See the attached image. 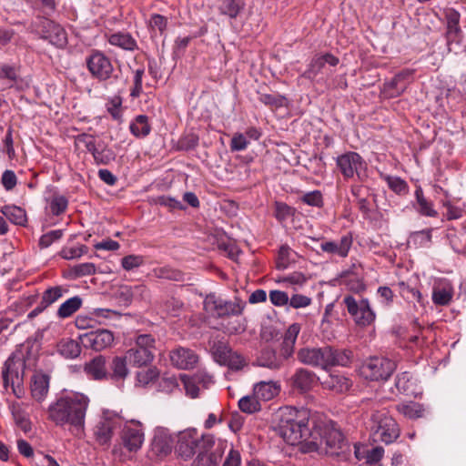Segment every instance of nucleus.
Masks as SVG:
<instances>
[{
	"label": "nucleus",
	"instance_id": "f257e3e1",
	"mask_svg": "<svg viewBox=\"0 0 466 466\" xmlns=\"http://www.w3.org/2000/svg\"><path fill=\"white\" fill-rule=\"evenodd\" d=\"M89 403L86 394L71 391L49 405L48 418L57 426L69 425L76 431H83Z\"/></svg>",
	"mask_w": 466,
	"mask_h": 466
},
{
	"label": "nucleus",
	"instance_id": "f03ea898",
	"mask_svg": "<svg viewBox=\"0 0 466 466\" xmlns=\"http://www.w3.org/2000/svg\"><path fill=\"white\" fill-rule=\"evenodd\" d=\"M314 422L315 420L309 418L308 410L290 408L281 414L278 430L287 443L296 445L303 441H310Z\"/></svg>",
	"mask_w": 466,
	"mask_h": 466
},
{
	"label": "nucleus",
	"instance_id": "7ed1b4c3",
	"mask_svg": "<svg viewBox=\"0 0 466 466\" xmlns=\"http://www.w3.org/2000/svg\"><path fill=\"white\" fill-rule=\"evenodd\" d=\"M25 360L22 351L13 352L5 361L2 369L4 390L11 392L17 398L25 396L24 376Z\"/></svg>",
	"mask_w": 466,
	"mask_h": 466
},
{
	"label": "nucleus",
	"instance_id": "20e7f679",
	"mask_svg": "<svg viewBox=\"0 0 466 466\" xmlns=\"http://www.w3.org/2000/svg\"><path fill=\"white\" fill-rule=\"evenodd\" d=\"M215 446L212 434L198 436L195 429L181 431L177 436L176 452L184 460L191 459L201 449L211 450Z\"/></svg>",
	"mask_w": 466,
	"mask_h": 466
},
{
	"label": "nucleus",
	"instance_id": "39448f33",
	"mask_svg": "<svg viewBox=\"0 0 466 466\" xmlns=\"http://www.w3.org/2000/svg\"><path fill=\"white\" fill-rule=\"evenodd\" d=\"M336 167L345 181L355 179L360 183L367 181L368 164L364 158L355 151H347L336 158Z\"/></svg>",
	"mask_w": 466,
	"mask_h": 466
},
{
	"label": "nucleus",
	"instance_id": "423d86ee",
	"mask_svg": "<svg viewBox=\"0 0 466 466\" xmlns=\"http://www.w3.org/2000/svg\"><path fill=\"white\" fill-rule=\"evenodd\" d=\"M370 428L374 441L387 445L393 443L400 434L398 423L386 410H376L371 414Z\"/></svg>",
	"mask_w": 466,
	"mask_h": 466
},
{
	"label": "nucleus",
	"instance_id": "0eeeda50",
	"mask_svg": "<svg viewBox=\"0 0 466 466\" xmlns=\"http://www.w3.org/2000/svg\"><path fill=\"white\" fill-rule=\"evenodd\" d=\"M345 308L359 328H367L374 324L376 312L371 308L370 302L365 298H356L353 295H346L342 300Z\"/></svg>",
	"mask_w": 466,
	"mask_h": 466
},
{
	"label": "nucleus",
	"instance_id": "6e6552de",
	"mask_svg": "<svg viewBox=\"0 0 466 466\" xmlns=\"http://www.w3.org/2000/svg\"><path fill=\"white\" fill-rule=\"evenodd\" d=\"M395 361L380 356L366 359L360 366V375L370 381H386L396 370Z\"/></svg>",
	"mask_w": 466,
	"mask_h": 466
},
{
	"label": "nucleus",
	"instance_id": "1a4fd4ad",
	"mask_svg": "<svg viewBox=\"0 0 466 466\" xmlns=\"http://www.w3.org/2000/svg\"><path fill=\"white\" fill-rule=\"evenodd\" d=\"M312 441L309 442L317 444L319 440V444H325L327 449L326 452L331 455L338 454V450L342 448L344 443V437L342 432L336 427V424L329 420L327 422L316 423L314 422Z\"/></svg>",
	"mask_w": 466,
	"mask_h": 466
},
{
	"label": "nucleus",
	"instance_id": "9d476101",
	"mask_svg": "<svg viewBox=\"0 0 466 466\" xmlns=\"http://www.w3.org/2000/svg\"><path fill=\"white\" fill-rule=\"evenodd\" d=\"M206 312L216 318L239 316L242 314L246 302L238 298L234 300H226L215 294L208 295L203 302Z\"/></svg>",
	"mask_w": 466,
	"mask_h": 466
},
{
	"label": "nucleus",
	"instance_id": "9b49d317",
	"mask_svg": "<svg viewBox=\"0 0 466 466\" xmlns=\"http://www.w3.org/2000/svg\"><path fill=\"white\" fill-rule=\"evenodd\" d=\"M86 65L91 76L100 82L110 79L115 71L110 58L99 50H92L86 57Z\"/></svg>",
	"mask_w": 466,
	"mask_h": 466
},
{
	"label": "nucleus",
	"instance_id": "f8f14e48",
	"mask_svg": "<svg viewBox=\"0 0 466 466\" xmlns=\"http://www.w3.org/2000/svg\"><path fill=\"white\" fill-rule=\"evenodd\" d=\"M118 428H120L119 418L108 411L104 412L93 429L96 442L101 446H109L114 432Z\"/></svg>",
	"mask_w": 466,
	"mask_h": 466
},
{
	"label": "nucleus",
	"instance_id": "ddd939ff",
	"mask_svg": "<svg viewBox=\"0 0 466 466\" xmlns=\"http://www.w3.org/2000/svg\"><path fill=\"white\" fill-rule=\"evenodd\" d=\"M37 28L41 34V38L48 40L51 45L58 48H64L67 45L66 30L53 20L41 18Z\"/></svg>",
	"mask_w": 466,
	"mask_h": 466
},
{
	"label": "nucleus",
	"instance_id": "4468645a",
	"mask_svg": "<svg viewBox=\"0 0 466 466\" xmlns=\"http://www.w3.org/2000/svg\"><path fill=\"white\" fill-rule=\"evenodd\" d=\"M120 438L123 446L128 451H137L145 440L142 424L136 420L126 423L122 428Z\"/></svg>",
	"mask_w": 466,
	"mask_h": 466
},
{
	"label": "nucleus",
	"instance_id": "2eb2a0df",
	"mask_svg": "<svg viewBox=\"0 0 466 466\" xmlns=\"http://www.w3.org/2000/svg\"><path fill=\"white\" fill-rule=\"evenodd\" d=\"M81 345L95 351H101L112 346L115 337L108 329H96L86 332L79 337Z\"/></svg>",
	"mask_w": 466,
	"mask_h": 466
},
{
	"label": "nucleus",
	"instance_id": "dca6fc26",
	"mask_svg": "<svg viewBox=\"0 0 466 466\" xmlns=\"http://www.w3.org/2000/svg\"><path fill=\"white\" fill-rule=\"evenodd\" d=\"M325 357V346L305 347L299 349L297 352V359L300 363L324 370H326Z\"/></svg>",
	"mask_w": 466,
	"mask_h": 466
},
{
	"label": "nucleus",
	"instance_id": "f3484780",
	"mask_svg": "<svg viewBox=\"0 0 466 466\" xmlns=\"http://www.w3.org/2000/svg\"><path fill=\"white\" fill-rule=\"evenodd\" d=\"M326 370L332 367H349L354 359L353 351L350 349H339L325 346Z\"/></svg>",
	"mask_w": 466,
	"mask_h": 466
},
{
	"label": "nucleus",
	"instance_id": "a211bd4d",
	"mask_svg": "<svg viewBox=\"0 0 466 466\" xmlns=\"http://www.w3.org/2000/svg\"><path fill=\"white\" fill-rule=\"evenodd\" d=\"M339 62V59L330 53L316 55L312 57L308 66V68L304 71L301 76L309 80H314L324 68L326 64L331 66H336Z\"/></svg>",
	"mask_w": 466,
	"mask_h": 466
},
{
	"label": "nucleus",
	"instance_id": "6ab92c4d",
	"mask_svg": "<svg viewBox=\"0 0 466 466\" xmlns=\"http://www.w3.org/2000/svg\"><path fill=\"white\" fill-rule=\"evenodd\" d=\"M446 20V39L448 45L452 42L459 43L462 37V30L460 25L461 14L454 8L444 10Z\"/></svg>",
	"mask_w": 466,
	"mask_h": 466
},
{
	"label": "nucleus",
	"instance_id": "aec40b11",
	"mask_svg": "<svg viewBox=\"0 0 466 466\" xmlns=\"http://www.w3.org/2000/svg\"><path fill=\"white\" fill-rule=\"evenodd\" d=\"M170 360L180 370H189L196 366L198 356L192 350L180 347L170 352Z\"/></svg>",
	"mask_w": 466,
	"mask_h": 466
},
{
	"label": "nucleus",
	"instance_id": "412c9836",
	"mask_svg": "<svg viewBox=\"0 0 466 466\" xmlns=\"http://www.w3.org/2000/svg\"><path fill=\"white\" fill-rule=\"evenodd\" d=\"M50 376L42 371H35L31 377L30 390L33 399L42 402L49 391Z\"/></svg>",
	"mask_w": 466,
	"mask_h": 466
},
{
	"label": "nucleus",
	"instance_id": "4be33fe9",
	"mask_svg": "<svg viewBox=\"0 0 466 466\" xmlns=\"http://www.w3.org/2000/svg\"><path fill=\"white\" fill-rule=\"evenodd\" d=\"M128 360L126 356H114L107 363L108 380L114 383L123 382L129 374Z\"/></svg>",
	"mask_w": 466,
	"mask_h": 466
},
{
	"label": "nucleus",
	"instance_id": "5701e85b",
	"mask_svg": "<svg viewBox=\"0 0 466 466\" xmlns=\"http://www.w3.org/2000/svg\"><path fill=\"white\" fill-rule=\"evenodd\" d=\"M173 447V440L167 431L164 429H157L155 431L151 442V451L157 457H166Z\"/></svg>",
	"mask_w": 466,
	"mask_h": 466
},
{
	"label": "nucleus",
	"instance_id": "b1692460",
	"mask_svg": "<svg viewBox=\"0 0 466 466\" xmlns=\"http://www.w3.org/2000/svg\"><path fill=\"white\" fill-rule=\"evenodd\" d=\"M317 375L314 371L305 368L297 369L290 378V385L301 392H307L312 389L315 384Z\"/></svg>",
	"mask_w": 466,
	"mask_h": 466
},
{
	"label": "nucleus",
	"instance_id": "393cba45",
	"mask_svg": "<svg viewBox=\"0 0 466 466\" xmlns=\"http://www.w3.org/2000/svg\"><path fill=\"white\" fill-rule=\"evenodd\" d=\"M226 446L227 443L225 441H218L214 452H209L211 450L201 449L197 453V457L193 461V466H217Z\"/></svg>",
	"mask_w": 466,
	"mask_h": 466
},
{
	"label": "nucleus",
	"instance_id": "a878e982",
	"mask_svg": "<svg viewBox=\"0 0 466 466\" xmlns=\"http://www.w3.org/2000/svg\"><path fill=\"white\" fill-rule=\"evenodd\" d=\"M106 39L111 46H116L125 51L134 52L138 49L137 40L128 32L117 31L106 35Z\"/></svg>",
	"mask_w": 466,
	"mask_h": 466
},
{
	"label": "nucleus",
	"instance_id": "bb28decb",
	"mask_svg": "<svg viewBox=\"0 0 466 466\" xmlns=\"http://www.w3.org/2000/svg\"><path fill=\"white\" fill-rule=\"evenodd\" d=\"M86 373L96 380H108L107 362L106 357L99 355L92 359L85 366Z\"/></svg>",
	"mask_w": 466,
	"mask_h": 466
},
{
	"label": "nucleus",
	"instance_id": "cd10ccee",
	"mask_svg": "<svg viewBox=\"0 0 466 466\" xmlns=\"http://www.w3.org/2000/svg\"><path fill=\"white\" fill-rule=\"evenodd\" d=\"M256 365L278 370L283 366L282 357L269 347L263 349L256 360Z\"/></svg>",
	"mask_w": 466,
	"mask_h": 466
},
{
	"label": "nucleus",
	"instance_id": "c85d7f7f",
	"mask_svg": "<svg viewBox=\"0 0 466 466\" xmlns=\"http://www.w3.org/2000/svg\"><path fill=\"white\" fill-rule=\"evenodd\" d=\"M9 408L16 428L25 434L30 432L32 430V422L28 412L23 408L22 404L13 402Z\"/></svg>",
	"mask_w": 466,
	"mask_h": 466
},
{
	"label": "nucleus",
	"instance_id": "c756f323",
	"mask_svg": "<svg viewBox=\"0 0 466 466\" xmlns=\"http://www.w3.org/2000/svg\"><path fill=\"white\" fill-rule=\"evenodd\" d=\"M125 356L129 364L138 368L150 364L154 359L153 351H149V350L146 349H140L136 346L127 350L125 352Z\"/></svg>",
	"mask_w": 466,
	"mask_h": 466
},
{
	"label": "nucleus",
	"instance_id": "7c9ffc66",
	"mask_svg": "<svg viewBox=\"0 0 466 466\" xmlns=\"http://www.w3.org/2000/svg\"><path fill=\"white\" fill-rule=\"evenodd\" d=\"M280 391V384L278 381H259L254 385L253 392L256 398L268 401L276 397Z\"/></svg>",
	"mask_w": 466,
	"mask_h": 466
},
{
	"label": "nucleus",
	"instance_id": "2f4dec72",
	"mask_svg": "<svg viewBox=\"0 0 466 466\" xmlns=\"http://www.w3.org/2000/svg\"><path fill=\"white\" fill-rule=\"evenodd\" d=\"M415 198L414 208L420 215L430 218L437 217L438 212L435 210L432 202L425 198L420 186H418L415 189Z\"/></svg>",
	"mask_w": 466,
	"mask_h": 466
},
{
	"label": "nucleus",
	"instance_id": "473e14b6",
	"mask_svg": "<svg viewBox=\"0 0 466 466\" xmlns=\"http://www.w3.org/2000/svg\"><path fill=\"white\" fill-rule=\"evenodd\" d=\"M322 384L324 388L333 390L337 393L346 392L352 386L351 380L341 374L329 375Z\"/></svg>",
	"mask_w": 466,
	"mask_h": 466
},
{
	"label": "nucleus",
	"instance_id": "72a5a7b5",
	"mask_svg": "<svg viewBox=\"0 0 466 466\" xmlns=\"http://www.w3.org/2000/svg\"><path fill=\"white\" fill-rule=\"evenodd\" d=\"M447 238L452 249L457 253L466 252V228H450L447 232Z\"/></svg>",
	"mask_w": 466,
	"mask_h": 466
},
{
	"label": "nucleus",
	"instance_id": "f704fd0d",
	"mask_svg": "<svg viewBox=\"0 0 466 466\" xmlns=\"http://www.w3.org/2000/svg\"><path fill=\"white\" fill-rule=\"evenodd\" d=\"M83 305V299L80 296H74L64 301L56 311L58 319H65L73 316Z\"/></svg>",
	"mask_w": 466,
	"mask_h": 466
},
{
	"label": "nucleus",
	"instance_id": "c9c22d12",
	"mask_svg": "<svg viewBox=\"0 0 466 466\" xmlns=\"http://www.w3.org/2000/svg\"><path fill=\"white\" fill-rule=\"evenodd\" d=\"M1 212L11 223L15 225L25 226L27 222L26 212L20 207L5 205L2 207Z\"/></svg>",
	"mask_w": 466,
	"mask_h": 466
},
{
	"label": "nucleus",
	"instance_id": "e433bc0d",
	"mask_svg": "<svg viewBox=\"0 0 466 466\" xmlns=\"http://www.w3.org/2000/svg\"><path fill=\"white\" fill-rule=\"evenodd\" d=\"M130 133L137 137L144 138L151 132V126L146 115H138L129 125Z\"/></svg>",
	"mask_w": 466,
	"mask_h": 466
},
{
	"label": "nucleus",
	"instance_id": "4c0bfd02",
	"mask_svg": "<svg viewBox=\"0 0 466 466\" xmlns=\"http://www.w3.org/2000/svg\"><path fill=\"white\" fill-rule=\"evenodd\" d=\"M453 297V289L450 284L438 285L432 289V301L437 306H447Z\"/></svg>",
	"mask_w": 466,
	"mask_h": 466
},
{
	"label": "nucleus",
	"instance_id": "58836bf2",
	"mask_svg": "<svg viewBox=\"0 0 466 466\" xmlns=\"http://www.w3.org/2000/svg\"><path fill=\"white\" fill-rule=\"evenodd\" d=\"M57 351L66 359H76L81 353V345L75 339H63L57 344Z\"/></svg>",
	"mask_w": 466,
	"mask_h": 466
},
{
	"label": "nucleus",
	"instance_id": "ea45409f",
	"mask_svg": "<svg viewBox=\"0 0 466 466\" xmlns=\"http://www.w3.org/2000/svg\"><path fill=\"white\" fill-rule=\"evenodd\" d=\"M69 289L65 286H53L47 288L41 296V303L47 309L57 302Z\"/></svg>",
	"mask_w": 466,
	"mask_h": 466
},
{
	"label": "nucleus",
	"instance_id": "a19ab883",
	"mask_svg": "<svg viewBox=\"0 0 466 466\" xmlns=\"http://www.w3.org/2000/svg\"><path fill=\"white\" fill-rule=\"evenodd\" d=\"M397 410L408 419L415 420L424 415L423 405L418 402L410 401L396 406Z\"/></svg>",
	"mask_w": 466,
	"mask_h": 466
},
{
	"label": "nucleus",
	"instance_id": "79ce46f5",
	"mask_svg": "<svg viewBox=\"0 0 466 466\" xmlns=\"http://www.w3.org/2000/svg\"><path fill=\"white\" fill-rule=\"evenodd\" d=\"M400 295L407 301H417L419 304L423 305V299L420 291L416 288L411 287L409 283L400 281L397 284Z\"/></svg>",
	"mask_w": 466,
	"mask_h": 466
},
{
	"label": "nucleus",
	"instance_id": "37998d69",
	"mask_svg": "<svg viewBox=\"0 0 466 466\" xmlns=\"http://www.w3.org/2000/svg\"><path fill=\"white\" fill-rule=\"evenodd\" d=\"M96 265L92 262L80 263L69 268L67 278L71 279L91 276L96 273Z\"/></svg>",
	"mask_w": 466,
	"mask_h": 466
},
{
	"label": "nucleus",
	"instance_id": "c03bdc74",
	"mask_svg": "<svg viewBox=\"0 0 466 466\" xmlns=\"http://www.w3.org/2000/svg\"><path fill=\"white\" fill-rule=\"evenodd\" d=\"M152 275L157 279L173 280V281H183L184 274L178 270L175 269L171 267L165 266L160 268H156L152 270Z\"/></svg>",
	"mask_w": 466,
	"mask_h": 466
},
{
	"label": "nucleus",
	"instance_id": "a18cd8bd",
	"mask_svg": "<svg viewBox=\"0 0 466 466\" xmlns=\"http://www.w3.org/2000/svg\"><path fill=\"white\" fill-rule=\"evenodd\" d=\"M395 387L399 393L410 396L414 394L411 375L405 371L398 374L395 379Z\"/></svg>",
	"mask_w": 466,
	"mask_h": 466
},
{
	"label": "nucleus",
	"instance_id": "49530a36",
	"mask_svg": "<svg viewBox=\"0 0 466 466\" xmlns=\"http://www.w3.org/2000/svg\"><path fill=\"white\" fill-rule=\"evenodd\" d=\"M95 163L97 165H108L115 159L114 152L103 142L97 143V147L92 154Z\"/></svg>",
	"mask_w": 466,
	"mask_h": 466
},
{
	"label": "nucleus",
	"instance_id": "de8ad7c7",
	"mask_svg": "<svg viewBox=\"0 0 466 466\" xmlns=\"http://www.w3.org/2000/svg\"><path fill=\"white\" fill-rule=\"evenodd\" d=\"M258 100L262 104L270 108H280L288 105V99L286 96L278 93L265 94L258 93Z\"/></svg>",
	"mask_w": 466,
	"mask_h": 466
},
{
	"label": "nucleus",
	"instance_id": "09e8293b",
	"mask_svg": "<svg viewBox=\"0 0 466 466\" xmlns=\"http://www.w3.org/2000/svg\"><path fill=\"white\" fill-rule=\"evenodd\" d=\"M19 79V66L15 65L2 64L0 65V81H6L9 86Z\"/></svg>",
	"mask_w": 466,
	"mask_h": 466
},
{
	"label": "nucleus",
	"instance_id": "8fccbe9b",
	"mask_svg": "<svg viewBox=\"0 0 466 466\" xmlns=\"http://www.w3.org/2000/svg\"><path fill=\"white\" fill-rule=\"evenodd\" d=\"M68 207V199L66 197L55 193L49 201V209L52 215L60 216L66 212Z\"/></svg>",
	"mask_w": 466,
	"mask_h": 466
},
{
	"label": "nucleus",
	"instance_id": "3c124183",
	"mask_svg": "<svg viewBox=\"0 0 466 466\" xmlns=\"http://www.w3.org/2000/svg\"><path fill=\"white\" fill-rule=\"evenodd\" d=\"M406 89V83H401L397 80L394 76L390 81L384 83L382 92L387 97H396L404 92Z\"/></svg>",
	"mask_w": 466,
	"mask_h": 466
},
{
	"label": "nucleus",
	"instance_id": "603ef678",
	"mask_svg": "<svg viewBox=\"0 0 466 466\" xmlns=\"http://www.w3.org/2000/svg\"><path fill=\"white\" fill-rule=\"evenodd\" d=\"M244 4L240 0H223L219 9L221 14L236 18L243 10Z\"/></svg>",
	"mask_w": 466,
	"mask_h": 466
},
{
	"label": "nucleus",
	"instance_id": "864d4df0",
	"mask_svg": "<svg viewBox=\"0 0 466 466\" xmlns=\"http://www.w3.org/2000/svg\"><path fill=\"white\" fill-rule=\"evenodd\" d=\"M295 214V208H292L284 202H275L274 216L279 222L284 223L290 218H293Z\"/></svg>",
	"mask_w": 466,
	"mask_h": 466
},
{
	"label": "nucleus",
	"instance_id": "5fc2aeb1",
	"mask_svg": "<svg viewBox=\"0 0 466 466\" xmlns=\"http://www.w3.org/2000/svg\"><path fill=\"white\" fill-rule=\"evenodd\" d=\"M238 408L242 412L252 414L260 410L261 406L256 396H245L238 400Z\"/></svg>",
	"mask_w": 466,
	"mask_h": 466
},
{
	"label": "nucleus",
	"instance_id": "6e6d98bb",
	"mask_svg": "<svg viewBox=\"0 0 466 466\" xmlns=\"http://www.w3.org/2000/svg\"><path fill=\"white\" fill-rule=\"evenodd\" d=\"M385 181L389 187L398 195H406L409 192L407 182L400 177L386 176Z\"/></svg>",
	"mask_w": 466,
	"mask_h": 466
},
{
	"label": "nucleus",
	"instance_id": "4d7b16f0",
	"mask_svg": "<svg viewBox=\"0 0 466 466\" xmlns=\"http://www.w3.org/2000/svg\"><path fill=\"white\" fill-rule=\"evenodd\" d=\"M231 350L232 349L224 342L215 343L212 348L214 359L220 365H223L227 361L228 355L231 354Z\"/></svg>",
	"mask_w": 466,
	"mask_h": 466
},
{
	"label": "nucleus",
	"instance_id": "13d9d810",
	"mask_svg": "<svg viewBox=\"0 0 466 466\" xmlns=\"http://www.w3.org/2000/svg\"><path fill=\"white\" fill-rule=\"evenodd\" d=\"M133 86L130 89V96L132 98H137L143 93V76L145 74V68L139 67L134 70Z\"/></svg>",
	"mask_w": 466,
	"mask_h": 466
},
{
	"label": "nucleus",
	"instance_id": "bf43d9fd",
	"mask_svg": "<svg viewBox=\"0 0 466 466\" xmlns=\"http://www.w3.org/2000/svg\"><path fill=\"white\" fill-rule=\"evenodd\" d=\"M159 377V372L157 368H149L146 370H141L137 373V381L138 384L146 387L153 383Z\"/></svg>",
	"mask_w": 466,
	"mask_h": 466
},
{
	"label": "nucleus",
	"instance_id": "052dcab7",
	"mask_svg": "<svg viewBox=\"0 0 466 466\" xmlns=\"http://www.w3.org/2000/svg\"><path fill=\"white\" fill-rule=\"evenodd\" d=\"M144 263L145 258L141 255H127L121 259V266L127 271L137 268L144 265Z\"/></svg>",
	"mask_w": 466,
	"mask_h": 466
},
{
	"label": "nucleus",
	"instance_id": "680f3d73",
	"mask_svg": "<svg viewBox=\"0 0 466 466\" xmlns=\"http://www.w3.org/2000/svg\"><path fill=\"white\" fill-rule=\"evenodd\" d=\"M300 200L310 206L315 208H321L324 205L323 196L319 190H313L308 193H305Z\"/></svg>",
	"mask_w": 466,
	"mask_h": 466
},
{
	"label": "nucleus",
	"instance_id": "e2e57ef3",
	"mask_svg": "<svg viewBox=\"0 0 466 466\" xmlns=\"http://www.w3.org/2000/svg\"><path fill=\"white\" fill-rule=\"evenodd\" d=\"M88 248L86 245H78L77 247L64 248L61 250V257L65 259L70 260L78 258L84 254L87 253Z\"/></svg>",
	"mask_w": 466,
	"mask_h": 466
},
{
	"label": "nucleus",
	"instance_id": "0e129e2a",
	"mask_svg": "<svg viewBox=\"0 0 466 466\" xmlns=\"http://www.w3.org/2000/svg\"><path fill=\"white\" fill-rule=\"evenodd\" d=\"M291 251V248L287 244L280 246L276 262L277 269L283 270L288 268Z\"/></svg>",
	"mask_w": 466,
	"mask_h": 466
},
{
	"label": "nucleus",
	"instance_id": "69168bd1",
	"mask_svg": "<svg viewBox=\"0 0 466 466\" xmlns=\"http://www.w3.org/2000/svg\"><path fill=\"white\" fill-rule=\"evenodd\" d=\"M64 235L62 229L51 230L41 236L39 239V247L41 248H46L50 247L54 242L59 240Z\"/></svg>",
	"mask_w": 466,
	"mask_h": 466
},
{
	"label": "nucleus",
	"instance_id": "338daca9",
	"mask_svg": "<svg viewBox=\"0 0 466 466\" xmlns=\"http://www.w3.org/2000/svg\"><path fill=\"white\" fill-rule=\"evenodd\" d=\"M155 203L157 205L164 206L171 210L178 209V210H184L186 209V207L177 199L168 197V196H159L156 198Z\"/></svg>",
	"mask_w": 466,
	"mask_h": 466
},
{
	"label": "nucleus",
	"instance_id": "774afa93",
	"mask_svg": "<svg viewBox=\"0 0 466 466\" xmlns=\"http://www.w3.org/2000/svg\"><path fill=\"white\" fill-rule=\"evenodd\" d=\"M248 144L249 142L244 134L235 133L230 141V149L233 152L243 151L248 147Z\"/></svg>",
	"mask_w": 466,
	"mask_h": 466
}]
</instances>
